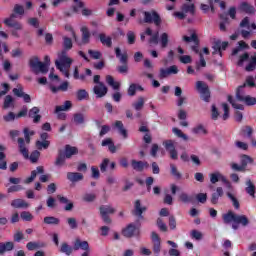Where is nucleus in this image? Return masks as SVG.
<instances>
[{
  "label": "nucleus",
  "instance_id": "f257e3e1",
  "mask_svg": "<svg viewBox=\"0 0 256 256\" xmlns=\"http://www.w3.org/2000/svg\"><path fill=\"white\" fill-rule=\"evenodd\" d=\"M63 48L64 50L58 54V59L55 61L56 69L69 79L71 74L69 73V69H71V65H73V60L67 55V51L73 49V40L67 36H63Z\"/></svg>",
  "mask_w": 256,
  "mask_h": 256
},
{
  "label": "nucleus",
  "instance_id": "f03ea898",
  "mask_svg": "<svg viewBox=\"0 0 256 256\" xmlns=\"http://www.w3.org/2000/svg\"><path fill=\"white\" fill-rule=\"evenodd\" d=\"M49 65H51V59L49 58V56L44 57V63L39 61V58L37 56L30 59V67L33 69V73H35V75H39V73L45 75L46 73H48Z\"/></svg>",
  "mask_w": 256,
  "mask_h": 256
},
{
  "label": "nucleus",
  "instance_id": "7ed1b4c3",
  "mask_svg": "<svg viewBox=\"0 0 256 256\" xmlns=\"http://www.w3.org/2000/svg\"><path fill=\"white\" fill-rule=\"evenodd\" d=\"M245 87H247V83H244L237 88L236 99L237 101L244 103V105H247L248 107H253V105H256V98L251 95H246Z\"/></svg>",
  "mask_w": 256,
  "mask_h": 256
},
{
  "label": "nucleus",
  "instance_id": "20e7f679",
  "mask_svg": "<svg viewBox=\"0 0 256 256\" xmlns=\"http://www.w3.org/2000/svg\"><path fill=\"white\" fill-rule=\"evenodd\" d=\"M24 137L25 139L18 138L19 151L21 155H23L24 159H29V150L27 149V145L31 143V136H29V128L24 129Z\"/></svg>",
  "mask_w": 256,
  "mask_h": 256
},
{
  "label": "nucleus",
  "instance_id": "39448f33",
  "mask_svg": "<svg viewBox=\"0 0 256 256\" xmlns=\"http://www.w3.org/2000/svg\"><path fill=\"white\" fill-rule=\"evenodd\" d=\"M245 61H248V65L245 67V70L248 72L255 71V69H256V54L251 57H249V53H244L243 55H241L237 62L238 67H243V63H245Z\"/></svg>",
  "mask_w": 256,
  "mask_h": 256
},
{
  "label": "nucleus",
  "instance_id": "423d86ee",
  "mask_svg": "<svg viewBox=\"0 0 256 256\" xmlns=\"http://www.w3.org/2000/svg\"><path fill=\"white\" fill-rule=\"evenodd\" d=\"M209 178H210V183H212V185H215V183H219V181H221L225 185L226 189H233V184H231V182L227 179V177H225V175H223L219 171L210 173Z\"/></svg>",
  "mask_w": 256,
  "mask_h": 256
},
{
  "label": "nucleus",
  "instance_id": "0eeeda50",
  "mask_svg": "<svg viewBox=\"0 0 256 256\" xmlns=\"http://www.w3.org/2000/svg\"><path fill=\"white\" fill-rule=\"evenodd\" d=\"M196 89L198 93H200V98L202 101L209 103V100L211 99V91H209V85L203 81H197Z\"/></svg>",
  "mask_w": 256,
  "mask_h": 256
},
{
  "label": "nucleus",
  "instance_id": "6e6552de",
  "mask_svg": "<svg viewBox=\"0 0 256 256\" xmlns=\"http://www.w3.org/2000/svg\"><path fill=\"white\" fill-rule=\"evenodd\" d=\"M144 23H154L156 27H159L161 25V16L155 11L152 10L150 12L144 11Z\"/></svg>",
  "mask_w": 256,
  "mask_h": 256
},
{
  "label": "nucleus",
  "instance_id": "1a4fd4ad",
  "mask_svg": "<svg viewBox=\"0 0 256 256\" xmlns=\"http://www.w3.org/2000/svg\"><path fill=\"white\" fill-rule=\"evenodd\" d=\"M146 35L150 37L148 40L150 45H159V32L153 34V30L151 28H146V30L140 34L141 41H145Z\"/></svg>",
  "mask_w": 256,
  "mask_h": 256
},
{
  "label": "nucleus",
  "instance_id": "9d476101",
  "mask_svg": "<svg viewBox=\"0 0 256 256\" xmlns=\"http://www.w3.org/2000/svg\"><path fill=\"white\" fill-rule=\"evenodd\" d=\"M113 213H115V208L111 207L110 205L100 206V215L104 223H111V218H109V215H113Z\"/></svg>",
  "mask_w": 256,
  "mask_h": 256
},
{
  "label": "nucleus",
  "instance_id": "9b49d317",
  "mask_svg": "<svg viewBox=\"0 0 256 256\" xmlns=\"http://www.w3.org/2000/svg\"><path fill=\"white\" fill-rule=\"evenodd\" d=\"M108 91H109V88H107V86L103 82L95 84V86L93 88V92L98 99L105 97V95H107Z\"/></svg>",
  "mask_w": 256,
  "mask_h": 256
},
{
  "label": "nucleus",
  "instance_id": "f8f14e48",
  "mask_svg": "<svg viewBox=\"0 0 256 256\" xmlns=\"http://www.w3.org/2000/svg\"><path fill=\"white\" fill-rule=\"evenodd\" d=\"M163 145L170 154L171 159H178L177 150L175 149V144L173 143V140H166L163 142Z\"/></svg>",
  "mask_w": 256,
  "mask_h": 256
},
{
  "label": "nucleus",
  "instance_id": "ddd939ff",
  "mask_svg": "<svg viewBox=\"0 0 256 256\" xmlns=\"http://www.w3.org/2000/svg\"><path fill=\"white\" fill-rule=\"evenodd\" d=\"M43 173H45V168L43 166H38L35 170L31 172L30 177L24 180V183L26 185H29V183H33L37 175H43Z\"/></svg>",
  "mask_w": 256,
  "mask_h": 256
},
{
  "label": "nucleus",
  "instance_id": "4468645a",
  "mask_svg": "<svg viewBox=\"0 0 256 256\" xmlns=\"http://www.w3.org/2000/svg\"><path fill=\"white\" fill-rule=\"evenodd\" d=\"M152 245L154 253H161V238L156 232L151 233Z\"/></svg>",
  "mask_w": 256,
  "mask_h": 256
},
{
  "label": "nucleus",
  "instance_id": "2eb2a0df",
  "mask_svg": "<svg viewBox=\"0 0 256 256\" xmlns=\"http://www.w3.org/2000/svg\"><path fill=\"white\" fill-rule=\"evenodd\" d=\"M66 178L70 183H79V181H83V179H85V176H83V173L81 172H68L66 174Z\"/></svg>",
  "mask_w": 256,
  "mask_h": 256
},
{
  "label": "nucleus",
  "instance_id": "dca6fc26",
  "mask_svg": "<svg viewBox=\"0 0 256 256\" xmlns=\"http://www.w3.org/2000/svg\"><path fill=\"white\" fill-rule=\"evenodd\" d=\"M224 194L225 192L223 191V187H217L216 191L211 194L210 203H212V205H217L219 203V199H221Z\"/></svg>",
  "mask_w": 256,
  "mask_h": 256
},
{
  "label": "nucleus",
  "instance_id": "f3484780",
  "mask_svg": "<svg viewBox=\"0 0 256 256\" xmlns=\"http://www.w3.org/2000/svg\"><path fill=\"white\" fill-rule=\"evenodd\" d=\"M124 237H133V235H139V228L135 224H129L122 232Z\"/></svg>",
  "mask_w": 256,
  "mask_h": 256
},
{
  "label": "nucleus",
  "instance_id": "a211bd4d",
  "mask_svg": "<svg viewBox=\"0 0 256 256\" xmlns=\"http://www.w3.org/2000/svg\"><path fill=\"white\" fill-rule=\"evenodd\" d=\"M73 249L74 251H79L81 249L82 251H85L89 249V242L81 240V238H76L73 243Z\"/></svg>",
  "mask_w": 256,
  "mask_h": 256
},
{
  "label": "nucleus",
  "instance_id": "6ab92c4d",
  "mask_svg": "<svg viewBox=\"0 0 256 256\" xmlns=\"http://www.w3.org/2000/svg\"><path fill=\"white\" fill-rule=\"evenodd\" d=\"M132 168L134 171H143V169H147L149 167V163L143 162V161H137V160H132L131 161Z\"/></svg>",
  "mask_w": 256,
  "mask_h": 256
},
{
  "label": "nucleus",
  "instance_id": "aec40b11",
  "mask_svg": "<svg viewBox=\"0 0 256 256\" xmlns=\"http://www.w3.org/2000/svg\"><path fill=\"white\" fill-rule=\"evenodd\" d=\"M64 156L66 157V159H71V157L73 155H77V153H79V150L77 149V147H73L71 145H66L64 150H63Z\"/></svg>",
  "mask_w": 256,
  "mask_h": 256
},
{
  "label": "nucleus",
  "instance_id": "412c9836",
  "mask_svg": "<svg viewBox=\"0 0 256 256\" xmlns=\"http://www.w3.org/2000/svg\"><path fill=\"white\" fill-rule=\"evenodd\" d=\"M102 147H108V151L110 153H117V146H115V143H113V139L106 138L101 143Z\"/></svg>",
  "mask_w": 256,
  "mask_h": 256
},
{
  "label": "nucleus",
  "instance_id": "4be33fe9",
  "mask_svg": "<svg viewBox=\"0 0 256 256\" xmlns=\"http://www.w3.org/2000/svg\"><path fill=\"white\" fill-rule=\"evenodd\" d=\"M234 188L232 186V189H226V196L228 197V199H230V201H232V205L233 207H235L236 209H239L240 204H239V200H237V198L235 197V194H233Z\"/></svg>",
  "mask_w": 256,
  "mask_h": 256
},
{
  "label": "nucleus",
  "instance_id": "5701e85b",
  "mask_svg": "<svg viewBox=\"0 0 256 256\" xmlns=\"http://www.w3.org/2000/svg\"><path fill=\"white\" fill-rule=\"evenodd\" d=\"M82 33V45H87L91 41V32H89V28L87 26H83L81 28Z\"/></svg>",
  "mask_w": 256,
  "mask_h": 256
},
{
  "label": "nucleus",
  "instance_id": "b1692460",
  "mask_svg": "<svg viewBox=\"0 0 256 256\" xmlns=\"http://www.w3.org/2000/svg\"><path fill=\"white\" fill-rule=\"evenodd\" d=\"M11 206L14 207V209H27L29 208V203L23 199H15L11 202Z\"/></svg>",
  "mask_w": 256,
  "mask_h": 256
},
{
  "label": "nucleus",
  "instance_id": "393cba45",
  "mask_svg": "<svg viewBox=\"0 0 256 256\" xmlns=\"http://www.w3.org/2000/svg\"><path fill=\"white\" fill-rule=\"evenodd\" d=\"M144 211H147V207L141 206V201L136 200L134 215H136V217H140V219H143Z\"/></svg>",
  "mask_w": 256,
  "mask_h": 256
},
{
  "label": "nucleus",
  "instance_id": "a878e982",
  "mask_svg": "<svg viewBox=\"0 0 256 256\" xmlns=\"http://www.w3.org/2000/svg\"><path fill=\"white\" fill-rule=\"evenodd\" d=\"M28 117L33 119V123H39L41 121V115H39V108L38 107H33L30 109L28 112Z\"/></svg>",
  "mask_w": 256,
  "mask_h": 256
},
{
  "label": "nucleus",
  "instance_id": "bb28decb",
  "mask_svg": "<svg viewBox=\"0 0 256 256\" xmlns=\"http://www.w3.org/2000/svg\"><path fill=\"white\" fill-rule=\"evenodd\" d=\"M66 159L67 157L65 156V152H63V150H59L54 165L56 167H63V165H65Z\"/></svg>",
  "mask_w": 256,
  "mask_h": 256
},
{
  "label": "nucleus",
  "instance_id": "cd10ccee",
  "mask_svg": "<svg viewBox=\"0 0 256 256\" xmlns=\"http://www.w3.org/2000/svg\"><path fill=\"white\" fill-rule=\"evenodd\" d=\"M245 191L248 195H250V197L255 198V191H256V187L255 184L253 183V181H251V179H247L246 180V188Z\"/></svg>",
  "mask_w": 256,
  "mask_h": 256
},
{
  "label": "nucleus",
  "instance_id": "c85d7f7f",
  "mask_svg": "<svg viewBox=\"0 0 256 256\" xmlns=\"http://www.w3.org/2000/svg\"><path fill=\"white\" fill-rule=\"evenodd\" d=\"M114 127L118 130V133H119L120 135H122V137H123L124 139H127V137H128L127 129H125V126L123 125V122H122V121L117 120V121L114 123Z\"/></svg>",
  "mask_w": 256,
  "mask_h": 256
},
{
  "label": "nucleus",
  "instance_id": "c756f323",
  "mask_svg": "<svg viewBox=\"0 0 256 256\" xmlns=\"http://www.w3.org/2000/svg\"><path fill=\"white\" fill-rule=\"evenodd\" d=\"M234 223L242 225V227H247V225H249V218L246 215L236 214Z\"/></svg>",
  "mask_w": 256,
  "mask_h": 256
},
{
  "label": "nucleus",
  "instance_id": "7c9ffc66",
  "mask_svg": "<svg viewBox=\"0 0 256 256\" xmlns=\"http://www.w3.org/2000/svg\"><path fill=\"white\" fill-rule=\"evenodd\" d=\"M15 244L13 242H0V255L7 251H13Z\"/></svg>",
  "mask_w": 256,
  "mask_h": 256
},
{
  "label": "nucleus",
  "instance_id": "2f4dec72",
  "mask_svg": "<svg viewBox=\"0 0 256 256\" xmlns=\"http://www.w3.org/2000/svg\"><path fill=\"white\" fill-rule=\"evenodd\" d=\"M240 11H243L244 13H247L248 15H252L255 13V7L251 6L247 2H242L239 7Z\"/></svg>",
  "mask_w": 256,
  "mask_h": 256
},
{
  "label": "nucleus",
  "instance_id": "473e14b6",
  "mask_svg": "<svg viewBox=\"0 0 256 256\" xmlns=\"http://www.w3.org/2000/svg\"><path fill=\"white\" fill-rule=\"evenodd\" d=\"M106 83L114 89V91H119L121 83L115 82V79L111 75L106 76Z\"/></svg>",
  "mask_w": 256,
  "mask_h": 256
},
{
  "label": "nucleus",
  "instance_id": "72a5a7b5",
  "mask_svg": "<svg viewBox=\"0 0 256 256\" xmlns=\"http://www.w3.org/2000/svg\"><path fill=\"white\" fill-rule=\"evenodd\" d=\"M235 217H237V214L233 211H228V213L222 215V219L226 225H229L231 222L235 223Z\"/></svg>",
  "mask_w": 256,
  "mask_h": 256
},
{
  "label": "nucleus",
  "instance_id": "f704fd0d",
  "mask_svg": "<svg viewBox=\"0 0 256 256\" xmlns=\"http://www.w3.org/2000/svg\"><path fill=\"white\" fill-rule=\"evenodd\" d=\"M99 39L102 45H105L106 47H112L113 40L110 36H107L105 33L99 34Z\"/></svg>",
  "mask_w": 256,
  "mask_h": 256
},
{
  "label": "nucleus",
  "instance_id": "c9c22d12",
  "mask_svg": "<svg viewBox=\"0 0 256 256\" xmlns=\"http://www.w3.org/2000/svg\"><path fill=\"white\" fill-rule=\"evenodd\" d=\"M181 9L185 14L190 13V15H195V4L193 3H184Z\"/></svg>",
  "mask_w": 256,
  "mask_h": 256
},
{
  "label": "nucleus",
  "instance_id": "e433bc0d",
  "mask_svg": "<svg viewBox=\"0 0 256 256\" xmlns=\"http://www.w3.org/2000/svg\"><path fill=\"white\" fill-rule=\"evenodd\" d=\"M115 53H116V57L120 59V63H122V65H127V59H128L127 52L121 54V48L117 47L115 48Z\"/></svg>",
  "mask_w": 256,
  "mask_h": 256
},
{
  "label": "nucleus",
  "instance_id": "4c0bfd02",
  "mask_svg": "<svg viewBox=\"0 0 256 256\" xmlns=\"http://www.w3.org/2000/svg\"><path fill=\"white\" fill-rule=\"evenodd\" d=\"M192 133L194 135H207V128L203 124H198L192 128Z\"/></svg>",
  "mask_w": 256,
  "mask_h": 256
},
{
  "label": "nucleus",
  "instance_id": "58836bf2",
  "mask_svg": "<svg viewBox=\"0 0 256 256\" xmlns=\"http://www.w3.org/2000/svg\"><path fill=\"white\" fill-rule=\"evenodd\" d=\"M253 161V158L249 155L243 154L240 156V163L244 169L247 167V165H253Z\"/></svg>",
  "mask_w": 256,
  "mask_h": 256
},
{
  "label": "nucleus",
  "instance_id": "ea45409f",
  "mask_svg": "<svg viewBox=\"0 0 256 256\" xmlns=\"http://www.w3.org/2000/svg\"><path fill=\"white\" fill-rule=\"evenodd\" d=\"M71 107H73V104L71 103V101L67 100L64 102L63 105L56 106L55 113H61V111H69Z\"/></svg>",
  "mask_w": 256,
  "mask_h": 256
},
{
  "label": "nucleus",
  "instance_id": "a19ab883",
  "mask_svg": "<svg viewBox=\"0 0 256 256\" xmlns=\"http://www.w3.org/2000/svg\"><path fill=\"white\" fill-rule=\"evenodd\" d=\"M44 223L45 225H59V223H61V220L54 216H46L44 217Z\"/></svg>",
  "mask_w": 256,
  "mask_h": 256
},
{
  "label": "nucleus",
  "instance_id": "79ce46f5",
  "mask_svg": "<svg viewBox=\"0 0 256 256\" xmlns=\"http://www.w3.org/2000/svg\"><path fill=\"white\" fill-rule=\"evenodd\" d=\"M132 107L135 109V111H141V109L145 107V98L139 97L138 100L132 104Z\"/></svg>",
  "mask_w": 256,
  "mask_h": 256
},
{
  "label": "nucleus",
  "instance_id": "37998d69",
  "mask_svg": "<svg viewBox=\"0 0 256 256\" xmlns=\"http://www.w3.org/2000/svg\"><path fill=\"white\" fill-rule=\"evenodd\" d=\"M172 133H174V135H176V137H179V139H183V141H189V136H187V134L183 133V131H181V129H179V128H173Z\"/></svg>",
  "mask_w": 256,
  "mask_h": 256
},
{
  "label": "nucleus",
  "instance_id": "c03bdc74",
  "mask_svg": "<svg viewBox=\"0 0 256 256\" xmlns=\"http://www.w3.org/2000/svg\"><path fill=\"white\" fill-rule=\"evenodd\" d=\"M73 121L76 125H83V123H85V114L83 113L74 114Z\"/></svg>",
  "mask_w": 256,
  "mask_h": 256
},
{
  "label": "nucleus",
  "instance_id": "a18cd8bd",
  "mask_svg": "<svg viewBox=\"0 0 256 256\" xmlns=\"http://www.w3.org/2000/svg\"><path fill=\"white\" fill-rule=\"evenodd\" d=\"M137 89L139 91H143V87H141L140 85H137V84H131L128 88V95L130 97H133L135 96V93H137Z\"/></svg>",
  "mask_w": 256,
  "mask_h": 256
},
{
  "label": "nucleus",
  "instance_id": "49530a36",
  "mask_svg": "<svg viewBox=\"0 0 256 256\" xmlns=\"http://www.w3.org/2000/svg\"><path fill=\"white\" fill-rule=\"evenodd\" d=\"M60 253H65V255L69 256L73 253V248L69 244L63 242L60 247Z\"/></svg>",
  "mask_w": 256,
  "mask_h": 256
},
{
  "label": "nucleus",
  "instance_id": "de8ad7c7",
  "mask_svg": "<svg viewBox=\"0 0 256 256\" xmlns=\"http://www.w3.org/2000/svg\"><path fill=\"white\" fill-rule=\"evenodd\" d=\"M160 45L162 49H165L167 45H169V34L167 33H162L160 36Z\"/></svg>",
  "mask_w": 256,
  "mask_h": 256
},
{
  "label": "nucleus",
  "instance_id": "09e8293b",
  "mask_svg": "<svg viewBox=\"0 0 256 256\" xmlns=\"http://www.w3.org/2000/svg\"><path fill=\"white\" fill-rule=\"evenodd\" d=\"M170 173L175 179H181L182 177L181 172H179L175 164H170Z\"/></svg>",
  "mask_w": 256,
  "mask_h": 256
},
{
  "label": "nucleus",
  "instance_id": "8fccbe9b",
  "mask_svg": "<svg viewBox=\"0 0 256 256\" xmlns=\"http://www.w3.org/2000/svg\"><path fill=\"white\" fill-rule=\"evenodd\" d=\"M76 97L78 101H83L89 97V93H87V90L85 89H80L76 92Z\"/></svg>",
  "mask_w": 256,
  "mask_h": 256
},
{
  "label": "nucleus",
  "instance_id": "3c124183",
  "mask_svg": "<svg viewBox=\"0 0 256 256\" xmlns=\"http://www.w3.org/2000/svg\"><path fill=\"white\" fill-rule=\"evenodd\" d=\"M73 78L76 80L85 81L87 79V76L85 74L79 75V67L75 66L74 72H73Z\"/></svg>",
  "mask_w": 256,
  "mask_h": 256
},
{
  "label": "nucleus",
  "instance_id": "603ef678",
  "mask_svg": "<svg viewBox=\"0 0 256 256\" xmlns=\"http://www.w3.org/2000/svg\"><path fill=\"white\" fill-rule=\"evenodd\" d=\"M179 199L182 203H193V196H189V194L185 192L179 195Z\"/></svg>",
  "mask_w": 256,
  "mask_h": 256
},
{
  "label": "nucleus",
  "instance_id": "864d4df0",
  "mask_svg": "<svg viewBox=\"0 0 256 256\" xmlns=\"http://www.w3.org/2000/svg\"><path fill=\"white\" fill-rule=\"evenodd\" d=\"M49 145H51V142L49 141H45V140L36 141V147L37 149H39V151H41V149H49Z\"/></svg>",
  "mask_w": 256,
  "mask_h": 256
},
{
  "label": "nucleus",
  "instance_id": "5fc2aeb1",
  "mask_svg": "<svg viewBox=\"0 0 256 256\" xmlns=\"http://www.w3.org/2000/svg\"><path fill=\"white\" fill-rule=\"evenodd\" d=\"M17 18V14H11L10 17L6 18L4 20V24L7 27H10L12 25H14L17 21L15 20Z\"/></svg>",
  "mask_w": 256,
  "mask_h": 256
},
{
  "label": "nucleus",
  "instance_id": "6e6d98bb",
  "mask_svg": "<svg viewBox=\"0 0 256 256\" xmlns=\"http://www.w3.org/2000/svg\"><path fill=\"white\" fill-rule=\"evenodd\" d=\"M228 102L232 105L234 109H239L240 111H243V109H245L242 104H237V102L233 99V96H228Z\"/></svg>",
  "mask_w": 256,
  "mask_h": 256
},
{
  "label": "nucleus",
  "instance_id": "4d7b16f0",
  "mask_svg": "<svg viewBox=\"0 0 256 256\" xmlns=\"http://www.w3.org/2000/svg\"><path fill=\"white\" fill-rule=\"evenodd\" d=\"M4 109H9V107H13V96L11 95H7L4 98V105H3Z\"/></svg>",
  "mask_w": 256,
  "mask_h": 256
},
{
  "label": "nucleus",
  "instance_id": "13d9d810",
  "mask_svg": "<svg viewBox=\"0 0 256 256\" xmlns=\"http://www.w3.org/2000/svg\"><path fill=\"white\" fill-rule=\"evenodd\" d=\"M110 163H111V160H109V158L103 159L102 163L100 164L101 173L107 172V167H109Z\"/></svg>",
  "mask_w": 256,
  "mask_h": 256
},
{
  "label": "nucleus",
  "instance_id": "bf43d9fd",
  "mask_svg": "<svg viewBox=\"0 0 256 256\" xmlns=\"http://www.w3.org/2000/svg\"><path fill=\"white\" fill-rule=\"evenodd\" d=\"M96 197L97 196L95 194H93V193H86V194H84L82 199L86 203H93V201H95Z\"/></svg>",
  "mask_w": 256,
  "mask_h": 256
},
{
  "label": "nucleus",
  "instance_id": "052dcab7",
  "mask_svg": "<svg viewBox=\"0 0 256 256\" xmlns=\"http://www.w3.org/2000/svg\"><path fill=\"white\" fill-rule=\"evenodd\" d=\"M20 217L23 221H31L33 219V214H31V212L29 211H23L20 214Z\"/></svg>",
  "mask_w": 256,
  "mask_h": 256
},
{
  "label": "nucleus",
  "instance_id": "680f3d73",
  "mask_svg": "<svg viewBox=\"0 0 256 256\" xmlns=\"http://www.w3.org/2000/svg\"><path fill=\"white\" fill-rule=\"evenodd\" d=\"M41 247V244H39L38 242H28L26 244V249H28V251H35V249H39Z\"/></svg>",
  "mask_w": 256,
  "mask_h": 256
},
{
  "label": "nucleus",
  "instance_id": "e2e57ef3",
  "mask_svg": "<svg viewBox=\"0 0 256 256\" xmlns=\"http://www.w3.org/2000/svg\"><path fill=\"white\" fill-rule=\"evenodd\" d=\"M12 92L16 97H23V95L25 94V92H23V86L21 84H18L17 88H14Z\"/></svg>",
  "mask_w": 256,
  "mask_h": 256
},
{
  "label": "nucleus",
  "instance_id": "0e129e2a",
  "mask_svg": "<svg viewBox=\"0 0 256 256\" xmlns=\"http://www.w3.org/2000/svg\"><path fill=\"white\" fill-rule=\"evenodd\" d=\"M11 57L17 59L19 57H23V50L21 48H15L11 51Z\"/></svg>",
  "mask_w": 256,
  "mask_h": 256
},
{
  "label": "nucleus",
  "instance_id": "69168bd1",
  "mask_svg": "<svg viewBox=\"0 0 256 256\" xmlns=\"http://www.w3.org/2000/svg\"><path fill=\"white\" fill-rule=\"evenodd\" d=\"M157 227L160 229V231L167 232V224L163 222V218L157 219Z\"/></svg>",
  "mask_w": 256,
  "mask_h": 256
},
{
  "label": "nucleus",
  "instance_id": "338daca9",
  "mask_svg": "<svg viewBox=\"0 0 256 256\" xmlns=\"http://www.w3.org/2000/svg\"><path fill=\"white\" fill-rule=\"evenodd\" d=\"M67 224L69 225L70 229H77L78 227L77 219L73 217L67 218Z\"/></svg>",
  "mask_w": 256,
  "mask_h": 256
},
{
  "label": "nucleus",
  "instance_id": "774afa93",
  "mask_svg": "<svg viewBox=\"0 0 256 256\" xmlns=\"http://www.w3.org/2000/svg\"><path fill=\"white\" fill-rule=\"evenodd\" d=\"M198 203L205 204L207 203V193H199L196 195Z\"/></svg>",
  "mask_w": 256,
  "mask_h": 256
}]
</instances>
